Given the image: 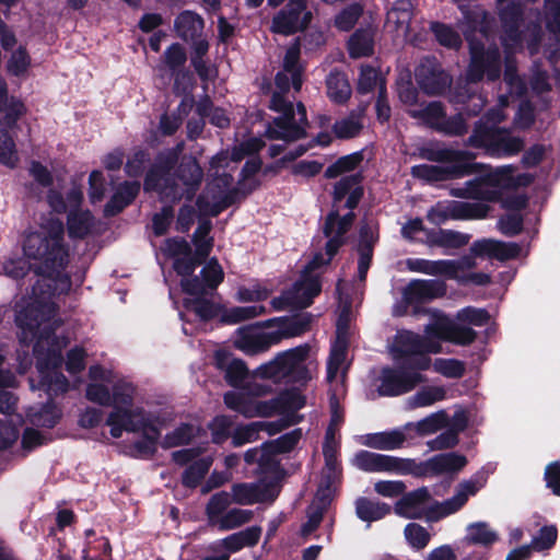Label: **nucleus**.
<instances>
[{
	"instance_id": "nucleus-11",
	"label": "nucleus",
	"mask_w": 560,
	"mask_h": 560,
	"mask_svg": "<svg viewBox=\"0 0 560 560\" xmlns=\"http://www.w3.org/2000/svg\"><path fill=\"white\" fill-rule=\"evenodd\" d=\"M525 176L513 175L511 166L498 168L481 178L467 182L463 187L452 189V194L460 198L493 201L502 198L510 189L525 185Z\"/></svg>"
},
{
	"instance_id": "nucleus-10",
	"label": "nucleus",
	"mask_w": 560,
	"mask_h": 560,
	"mask_svg": "<svg viewBox=\"0 0 560 560\" xmlns=\"http://www.w3.org/2000/svg\"><path fill=\"white\" fill-rule=\"evenodd\" d=\"M310 346L302 345L279 353L272 361L260 365L255 376L280 381L289 377L294 382H304L312 377L316 364L308 360Z\"/></svg>"
},
{
	"instance_id": "nucleus-46",
	"label": "nucleus",
	"mask_w": 560,
	"mask_h": 560,
	"mask_svg": "<svg viewBox=\"0 0 560 560\" xmlns=\"http://www.w3.org/2000/svg\"><path fill=\"white\" fill-rule=\"evenodd\" d=\"M311 322L312 316L307 313L284 318L280 322L279 329L276 334L281 336V339L300 336L310 329Z\"/></svg>"
},
{
	"instance_id": "nucleus-37",
	"label": "nucleus",
	"mask_w": 560,
	"mask_h": 560,
	"mask_svg": "<svg viewBox=\"0 0 560 560\" xmlns=\"http://www.w3.org/2000/svg\"><path fill=\"white\" fill-rule=\"evenodd\" d=\"M412 16V5L408 0L397 1L387 12L386 23L393 25L397 32L406 35Z\"/></svg>"
},
{
	"instance_id": "nucleus-25",
	"label": "nucleus",
	"mask_w": 560,
	"mask_h": 560,
	"mask_svg": "<svg viewBox=\"0 0 560 560\" xmlns=\"http://www.w3.org/2000/svg\"><path fill=\"white\" fill-rule=\"evenodd\" d=\"M202 282L198 278L183 279V290L190 296H203L207 289L214 290L224 278V272L217 259H210L201 270Z\"/></svg>"
},
{
	"instance_id": "nucleus-24",
	"label": "nucleus",
	"mask_w": 560,
	"mask_h": 560,
	"mask_svg": "<svg viewBox=\"0 0 560 560\" xmlns=\"http://www.w3.org/2000/svg\"><path fill=\"white\" fill-rule=\"evenodd\" d=\"M275 486L265 482L236 483L232 487L228 495L231 498V504L252 505L257 502L272 501L277 497Z\"/></svg>"
},
{
	"instance_id": "nucleus-58",
	"label": "nucleus",
	"mask_w": 560,
	"mask_h": 560,
	"mask_svg": "<svg viewBox=\"0 0 560 560\" xmlns=\"http://www.w3.org/2000/svg\"><path fill=\"white\" fill-rule=\"evenodd\" d=\"M404 536L408 545L417 550L425 548L431 538L427 528L417 523L407 524L404 529Z\"/></svg>"
},
{
	"instance_id": "nucleus-14",
	"label": "nucleus",
	"mask_w": 560,
	"mask_h": 560,
	"mask_svg": "<svg viewBox=\"0 0 560 560\" xmlns=\"http://www.w3.org/2000/svg\"><path fill=\"white\" fill-rule=\"evenodd\" d=\"M231 498L226 491L213 494L206 508L209 525L220 530H231L252 521L254 513L250 510L231 509Z\"/></svg>"
},
{
	"instance_id": "nucleus-19",
	"label": "nucleus",
	"mask_w": 560,
	"mask_h": 560,
	"mask_svg": "<svg viewBox=\"0 0 560 560\" xmlns=\"http://www.w3.org/2000/svg\"><path fill=\"white\" fill-rule=\"evenodd\" d=\"M488 211L489 207L483 203L454 201L448 205H436L429 211L428 219L434 224H442L447 219H483Z\"/></svg>"
},
{
	"instance_id": "nucleus-32",
	"label": "nucleus",
	"mask_w": 560,
	"mask_h": 560,
	"mask_svg": "<svg viewBox=\"0 0 560 560\" xmlns=\"http://www.w3.org/2000/svg\"><path fill=\"white\" fill-rule=\"evenodd\" d=\"M375 242V235L372 226L363 225L360 230V246L358 261V277L360 281H364L370 268L372 258V246Z\"/></svg>"
},
{
	"instance_id": "nucleus-57",
	"label": "nucleus",
	"mask_w": 560,
	"mask_h": 560,
	"mask_svg": "<svg viewBox=\"0 0 560 560\" xmlns=\"http://www.w3.org/2000/svg\"><path fill=\"white\" fill-rule=\"evenodd\" d=\"M363 160V155L360 152H354L338 159L334 164L327 167L325 176L328 178H335L346 172L353 171Z\"/></svg>"
},
{
	"instance_id": "nucleus-23",
	"label": "nucleus",
	"mask_w": 560,
	"mask_h": 560,
	"mask_svg": "<svg viewBox=\"0 0 560 560\" xmlns=\"http://www.w3.org/2000/svg\"><path fill=\"white\" fill-rule=\"evenodd\" d=\"M280 340L281 336H278L276 331L264 332L253 327H242L236 330L234 345L244 353L254 355L267 351Z\"/></svg>"
},
{
	"instance_id": "nucleus-29",
	"label": "nucleus",
	"mask_w": 560,
	"mask_h": 560,
	"mask_svg": "<svg viewBox=\"0 0 560 560\" xmlns=\"http://www.w3.org/2000/svg\"><path fill=\"white\" fill-rule=\"evenodd\" d=\"M416 78L420 86L429 94H440L451 84L447 73L440 70L431 60H427L417 68Z\"/></svg>"
},
{
	"instance_id": "nucleus-30",
	"label": "nucleus",
	"mask_w": 560,
	"mask_h": 560,
	"mask_svg": "<svg viewBox=\"0 0 560 560\" xmlns=\"http://www.w3.org/2000/svg\"><path fill=\"white\" fill-rule=\"evenodd\" d=\"M445 294V284L438 280H413L404 290L407 303L430 301Z\"/></svg>"
},
{
	"instance_id": "nucleus-5",
	"label": "nucleus",
	"mask_w": 560,
	"mask_h": 560,
	"mask_svg": "<svg viewBox=\"0 0 560 560\" xmlns=\"http://www.w3.org/2000/svg\"><path fill=\"white\" fill-rule=\"evenodd\" d=\"M335 219V214L330 215L324 229V234L327 237L325 253L316 254L306 265L301 279L293 284L292 289L284 292L282 296L271 301L275 310H283L287 306L307 307L314 296L320 292L319 273L317 270L329 264L343 244V235L351 226V215L346 217L339 222H336Z\"/></svg>"
},
{
	"instance_id": "nucleus-43",
	"label": "nucleus",
	"mask_w": 560,
	"mask_h": 560,
	"mask_svg": "<svg viewBox=\"0 0 560 560\" xmlns=\"http://www.w3.org/2000/svg\"><path fill=\"white\" fill-rule=\"evenodd\" d=\"M203 28V20L191 11H184L175 20V30L184 39L194 38Z\"/></svg>"
},
{
	"instance_id": "nucleus-8",
	"label": "nucleus",
	"mask_w": 560,
	"mask_h": 560,
	"mask_svg": "<svg viewBox=\"0 0 560 560\" xmlns=\"http://www.w3.org/2000/svg\"><path fill=\"white\" fill-rule=\"evenodd\" d=\"M224 402L246 418H268L298 412L305 405V398L295 389L283 392L270 400L254 399L243 392H229L224 395Z\"/></svg>"
},
{
	"instance_id": "nucleus-40",
	"label": "nucleus",
	"mask_w": 560,
	"mask_h": 560,
	"mask_svg": "<svg viewBox=\"0 0 560 560\" xmlns=\"http://www.w3.org/2000/svg\"><path fill=\"white\" fill-rule=\"evenodd\" d=\"M374 32L371 28L357 31L348 42L349 54L353 58H361L373 54Z\"/></svg>"
},
{
	"instance_id": "nucleus-64",
	"label": "nucleus",
	"mask_w": 560,
	"mask_h": 560,
	"mask_svg": "<svg viewBox=\"0 0 560 560\" xmlns=\"http://www.w3.org/2000/svg\"><path fill=\"white\" fill-rule=\"evenodd\" d=\"M547 27L560 39V0L545 1Z\"/></svg>"
},
{
	"instance_id": "nucleus-6",
	"label": "nucleus",
	"mask_w": 560,
	"mask_h": 560,
	"mask_svg": "<svg viewBox=\"0 0 560 560\" xmlns=\"http://www.w3.org/2000/svg\"><path fill=\"white\" fill-rule=\"evenodd\" d=\"M429 314L431 322L424 328V336L408 330L397 332L390 346V353L395 360L416 354L439 353V340L463 346L475 340L476 332L470 327L455 324L438 310H431Z\"/></svg>"
},
{
	"instance_id": "nucleus-7",
	"label": "nucleus",
	"mask_w": 560,
	"mask_h": 560,
	"mask_svg": "<svg viewBox=\"0 0 560 560\" xmlns=\"http://www.w3.org/2000/svg\"><path fill=\"white\" fill-rule=\"evenodd\" d=\"M176 155L173 154L165 165L158 164L152 167L144 182L145 190H156L163 200H177L182 197L191 199L198 189L203 172L192 158L184 159L178 167L176 180L165 178V168L173 164Z\"/></svg>"
},
{
	"instance_id": "nucleus-50",
	"label": "nucleus",
	"mask_w": 560,
	"mask_h": 560,
	"mask_svg": "<svg viewBox=\"0 0 560 560\" xmlns=\"http://www.w3.org/2000/svg\"><path fill=\"white\" fill-rule=\"evenodd\" d=\"M476 257V255L470 253L459 259H443V262L447 265L444 266V277L457 281L465 275H468L469 270L477 267Z\"/></svg>"
},
{
	"instance_id": "nucleus-49",
	"label": "nucleus",
	"mask_w": 560,
	"mask_h": 560,
	"mask_svg": "<svg viewBox=\"0 0 560 560\" xmlns=\"http://www.w3.org/2000/svg\"><path fill=\"white\" fill-rule=\"evenodd\" d=\"M447 424V415L444 411H438L429 415L416 423H407L406 430H415L420 435L435 433Z\"/></svg>"
},
{
	"instance_id": "nucleus-45",
	"label": "nucleus",
	"mask_w": 560,
	"mask_h": 560,
	"mask_svg": "<svg viewBox=\"0 0 560 560\" xmlns=\"http://www.w3.org/2000/svg\"><path fill=\"white\" fill-rule=\"evenodd\" d=\"M363 128V109L351 113L349 116L337 120L332 127L335 135L340 139H349L358 136Z\"/></svg>"
},
{
	"instance_id": "nucleus-48",
	"label": "nucleus",
	"mask_w": 560,
	"mask_h": 560,
	"mask_svg": "<svg viewBox=\"0 0 560 560\" xmlns=\"http://www.w3.org/2000/svg\"><path fill=\"white\" fill-rule=\"evenodd\" d=\"M94 225V219L90 211L71 210L68 215V232L71 237L83 238Z\"/></svg>"
},
{
	"instance_id": "nucleus-53",
	"label": "nucleus",
	"mask_w": 560,
	"mask_h": 560,
	"mask_svg": "<svg viewBox=\"0 0 560 560\" xmlns=\"http://www.w3.org/2000/svg\"><path fill=\"white\" fill-rule=\"evenodd\" d=\"M83 199V194L79 188H72L67 196V201H65L63 197L60 192L50 189L47 195V202L49 207L57 213H62L67 210L68 207L75 208L78 207Z\"/></svg>"
},
{
	"instance_id": "nucleus-63",
	"label": "nucleus",
	"mask_w": 560,
	"mask_h": 560,
	"mask_svg": "<svg viewBox=\"0 0 560 560\" xmlns=\"http://www.w3.org/2000/svg\"><path fill=\"white\" fill-rule=\"evenodd\" d=\"M269 295L270 291L266 287L256 283L249 287H240L236 292V300L238 302H260Z\"/></svg>"
},
{
	"instance_id": "nucleus-61",
	"label": "nucleus",
	"mask_w": 560,
	"mask_h": 560,
	"mask_svg": "<svg viewBox=\"0 0 560 560\" xmlns=\"http://www.w3.org/2000/svg\"><path fill=\"white\" fill-rule=\"evenodd\" d=\"M192 298L185 301V306L194 311L201 319L207 320L219 314L218 307L213 303L202 300V296Z\"/></svg>"
},
{
	"instance_id": "nucleus-16",
	"label": "nucleus",
	"mask_w": 560,
	"mask_h": 560,
	"mask_svg": "<svg viewBox=\"0 0 560 560\" xmlns=\"http://www.w3.org/2000/svg\"><path fill=\"white\" fill-rule=\"evenodd\" d=\"M363 195V189L360 186V178L358 175H350L342 177L334 189V207L325 224H327L330 215H336V222L343 220L346 217L351 215V223L353 222L354 214L351 212L357 207ZM326 225H324L325 228Z\"/></svg>"
},
{
	"instance_id": "nucleus-18",
	"label": "nucleus",
	"mask_w": 560,
	"mask_h": 560,
	"mask_svg": "<svg viewBox=\"0 0 560 560\" xmlns=\"http://www.w3.org/2000/svg\"><path fill=\"white\" fill-rule=\"evenodd\" d=\"M307 0H290L272 19L270 30L281 35H291L303 31L312 20V12L306 8Z\"/></svg>"
},
{
	"instance_id": "nucleus-4",
	"label": "nucleus",
	"mask_w": 560,
	"mask_h": 560,
	"mask_svg": "<svg viewBox=\"0 0 560 560\" xmlns=\"http://www.w3.org/2000/svg\"><path fill=\"white\" fill-rule=\"evenodd\" d=\"M300 44L294 42L284 56L283 70L276 75V86L270 102V108L281 113L276 118L273 126L268 129L271 139L294 141L305 136L306 110L303 104L299 103L294 109L292 103L287 102L281 93L289 91L290 84L299 91L302 86L301 66L299 65Z\"/></svg>"
},
{
	"instance_id": "nucleus-38",
	"label": "nucleus",
	"mask_w": 560,
	"mask_h": 560,
	"mask_svg": "<svg viewBox=\"0 0 560 560\" xmlns=\"http://www.w3.org/2000/svg\"><path fill=\"white\" fill-rule=\"evenodd\" d=\"M218 366L225 372V378L232 386L241 384L247 375V369L242 360L230 359L225 353H217Z\"/></svg>"
},
{
	"instance_id": "nucleus-59",
	"label": "nucleus",
	"mask_w": 560,
	"mask_h": 560,
	"mask_svg": "<svg viewBox=\"0 0 560 560\" xmlns=\"http://www.w3.org/2000/svg\"><path fill=\"white\" fill-rule=\"evenodd\" d=\"M444 266H447L441 260H428V259H408L407 267L413 272H420L430 276H443Z\"/></svg>"
},
{
	"instance_id": "nucleus-21",
	"label": "nucleus",
	"mask_w": 560,
	"mask_h": 560,
	"mask_svg": "<svg viewBox=\"0 0 560 560\" xmlns=\"http://www.w3.org/2000/svg\"><path fill=\"white\" fill-rule=\"evenodd\" d=\"M380 382V395L398 396L412 390L419 383L424 382V378L417 372L386 368L382 370Z\"/></svg>"
},
{
	"instance_id": "nucleus-55",
	"label": "nucleus",
	"mask_w": 560,
	"mask_h": 560,
	"mask_svg": "<svg viewBox=\"0 0 560 560\" xmlns=\"http://www.w3.org/2000/svg\"><path fill=\"white\" fill-rule=\"evenodd\" d=\"M378 88V93L385 92L384 80L380 72L371 66H362L358 81L360 93H369Z\"/></svg>"
},
{
	"instance_id": "nucleus-34",
	"label": "nucleus",
	"mask_w": 560,
	"mask_h": 560,
	"mask_svg": "<svg viewBox=\"0 0 560 560\" xmlns=\"http://www.w3.org/2000/svg\"><path fill=\"white\" fill-rule=\"evenodd\" d=\"M392 511L390 505L384 502L360 498L355 501V512L360 520L371 523L387 516Z\"/></svg>"
},
{
	"instance_id": "nucleus-41",
	"label": "nucleus",
	"mask_w": 560,
	"mask_h": 560,
	"mask_svg": "<svg viewBox=\"0 0 560 560\" xmlns=\"http://www.w3.org/2000/svg\"><path fill=\"white\" fill-rule=\"evenodd\" d=\"M465 539L469 544L488 547L498 541L499 535L488 523L476 522L467 526Z\"/></svg>"
},
{
	"instance_id": "nucleus-44",
	"label": "nucleus",
	"mask_w": 560,
	"mask_h": 560,
	"mask_svg": "<svg viewBox=\"0 0 560 560\" xmlns=\"http://www.w3.org/2000/svg\"><path fill=\"white\" fill-rule=\"evenodd\" d=\"M327 94L335 103H343L351 95V86L346 75L338 71L329 73L327 80Z\"/></svg>"
},
{
	"instance_id": "nucleus-15",
	"label": "nucleus",
	"mask_w": 560,
	"mask_h": 560,
	"mask_svg": "<svg viewBox=\"0 0 560 560\" xmlns=\"http://www.w3.org/2000/svg\"><path fill=\"white\" fill-rule=\"evenodd\" d=\"M469 42L471 61L467 71L469 82H478L483 77L489 81L499 79L501 74V59L497 47L489 46L485 49V44L479 43L474 36L466 34Z\"/></svg>"
},
{
	"instance_id": "nucleus-13",
	"label": "nucleus",
	"mask_w": 560,
	"mask_h": 560,
	"mask_svg": "<svg viewBox=\"0 0 560 560\" xmlns=\"http://www.w3.org/2000/svg\"><path fill=\"white\" fill-rule=\"evenodd\" d=\"M431 159L454 163L452 166H440L431 164H420L411 168V174L429 182L444 180L450 177H459L474 172L475 165L469 161L471 156L465 151L441 150Z\"/></svg>"
},
{
	"instance_id": "nucleus-3",
	"label": "nucleus",
	"mask_w": 560,
	"mask_h": 560,
	"mask_svg": "<svg viewBox=\"0 0 560 560\" xmlns=\"http://www.w3.org/2000/svg\"><path fill=\"white\" fill-rule=\"evenodd\" d=\"M264 143L258 138H250L233 148L231 153L221 152L210 163L209 176L205 192L198 198L199 210L203 214L217 215L233 201V195H246L258 186L255 174L260 168L256 159L247 161L242 170L237 187L231 190L232 175L236 164L246 155L258 152Z\"/></svg>"
},
{
	"instance_id": "nucleus-2",
	"label": "nucleus",
	"mask_w": 560,
	"mask_h": 560,
	"mask_svg": "<svg viewBox=\"0 0 560 560\" xmlns=\"http://www.w3.org/2000/svg\"><path fill=\"white\" fill-rule=\"evenodd\" d=\"M133 395L135 387L122 381L113 385L112 393L103 383H91L86 388L90 401L113 407L106 419L110 435L118 439L124 432L138 433L140 440L135 443V448L141 455H150L156 450L168 417L165 412L135 405Z\"/></svg>"
},
{
	"instance_id": "nucleus-31",
	"label": "nucleus",
	"mask_w": 560,
	"mask_h": 560,
	"mask_svg": "<svg viewBox=\"0 0 560 560\" xmlns=\"http://www.w3.org/2000/svg\"><path fill=\"white\" fill-rule=\"evenodd\" d=\"M261 532L260 526H250L225 537L219 544L229 552H236L244 547L255 546L261 536Z\"/></svg>"
},
{
	"instance_id": "nucleus-51",
	"label": "nucleus",
	"mask_w": 560,
	"mask_h": 560,
	"mask_svg": "<svg viewBox=\"0 0 560 560\" xmlns=\"http://www.w3.org/2000/svg\"><path fill=\"white\" fill-rule=\"evenodd\" d=\"M409 114L422 124L439 129L445 116L440 103L433 102L420 108L410 109Z\"/></svg>"
},
{
	"instance_id": "nucleus-12",
	"label": "nucleus",
	"mask_w": 560,
	"mask_h": 560,
	"mask_svg": "<svg viewBox=\"0 0 560 560\" xmlns=\"http://www.w3.org/2000/svg\"><path fill=\"white\" fill-rule=\"evenodd\" d=\"M25 114L24 104L8 96L7 85L0 80V163L14 167L19 161L13 139L8 130L13 128L16 120Z\"/></svg>"
},
{
	"instance_id": "nucleus-56",
	"label": "nucleus",
	"mask_w": 560,
	"mask_h": 560,
	"mask_svg": "<svg viewBox=\"0 0 560 560\" xmlns=\"http://www.w3.org/2000/svg\"><path fill=\"white\" fill-rule=\"evenodd\" d=\"M302 436L301 429L293 430L289 433L283 434L275 441L265 443V450L269 451V456L275 454L290 452L300 441Z\"/></svg>"
},
{
	"instance_id": "nucleus-27",
	"label": "nucleus",
	"mask_w": 560,
	"mask_h": 560,
	"mask_svg": "<svg viewBox=\"0 0 560 560\" xmlns=\"http://www.w3.org/2000/svg\"><path fill=\"white\" fill-rule=\"evenodd\" d=\"M430 500L428 488L422 487L404 494L394 505V512L404 518H421Z\"/></svg>"
},
{
	"instance_id": "nucleus-26",
	"label": "nucleus",
	"mask_w": 560,
	"mask_h": 560,
	"mask_svg": "<svg viewBox=\"0 0 560 560\" xmlns=\"http://www.w3.org/2000/svg\"><path fill=\"white\" fill-rule=\"evenodd\" d=\"M470 250L476 256L505 261L516 258L521 253V247L513 242L505 243L492 238H482L474 242Z\"/></svg>"
},
{
	"instance_id": "nucleus-22",
	"label": "nucleus",
	"mask_w": 560,
	"mask_h": 560,
	"mask_svg": "<svg viewBox=\"0 0 560 560\" xmlns=\"http://www.w3.org/2000/svg\"><path fill=\"white\" fill-rule=\"evenodd\" d=\"M480 488L481 483L476 480H466L460 482L452 498L442 502H434L430 506L428 517L432 521H438L456 513L466 504L470 497L475 495L479 491Z\"/></svg>"
},
{
	"instance_id": "nucleus-54",
	"label": "nucleus",
	"mask_w": 560,
	"mask_h": 560,
	"mask_svg": "<svg viewBox=\"0 0 560 560\" xmlns=\"http://www.w3.org/2000/svg\"><path fill=\"white\" fill-rule=\"evenodd\" d=\"M211 465V456H205L194 460L183 475V483L189 488L196 487L208 472Z\"/></svg>"
},
{
	"instance_id": "nucleus-33",
	"label": "nucleus",
	"mask_w": 560,
	"mask_h": 560,
	"mask_svg": "<svg viewBox=\"0 0 560 560\" xmlns=\"http://www.w3.org/2000/svg\"><path fill=\"white\" fill-rule=\"evenodd\" d=\"M406 435L401 430H392L369 434L365 436L364 445L384 451H393L402 446Z\"/></svg>"
},
{
	"instance_id": "nucleus-35",
	"label": "nucleus",
	"mask_w": 560,
	"mask_h": 560,
	"mask_svg": "<svg viewBox=\"0 0 560 560\" xmlns=\"http://www.w3.org/2000/svg\"><path fill=\"white\" fill-rule=\"evenodd\" d=\"M470 235L452 230H439L429 235L431 246L442 247L446 250L457 249L469 243Z\"/></svg>"
},
{
	"instance_id": "nucleus-52",
	"label": "nucleus",
	"mask_w": 560,
	"mask_h": 560,
	"mask_svg": "<svg viewBox=\"0 0 560 560\" xmlns=\"http://www.w3.org/2000/svg\"><path fill=\"white\" fill-rule=\"evenodd\" d=\"M60 417V410L52 404H48L40 409L31 407L27 412V418L32 424L44 428H52Z\"/></svg>"
},
{
	"instance_id": "nucleus-47",
	"label": "nucleus",
	"mask_w": 560,
	"mask_h": 560,
	"mask_svg": "<svg viewBox=\"0 0 560 560\" xmlns=\"http://www.w3.org/2000/svg\"><path fill=\"white\" fill-rule=\"evenodd\" d=\"M520 15V8H516V13L514 16L510 18L508 11H503L501 14L504 24V35L502 42L508 54L521 45V35L518 32Z\"/></svg>"
},
{
	"instance_id": "nucleus-28",
	"label": "nucleus",
	"mask_w": 560,
	"mask_h": 560,
	"mask_svg": "<svg viewBox=\"0 0 560 560\" xmlns=\"http://www.w3.org/2000/svg\"><path fill=\"white\" fill-rule=\"evenodd\" d=\"M347 323L348 310L345 308L337 322V340L331 348V352L327 362V380L329 382L337 377V374L346 359Z\"/></svg>"
},
{
	"instance_id": "nucleus-62",
	"label": "nucleus",
	"mask_w": 560,
	"mask_h": 560,
	"mask_svg": "<svg viewBox=\"0 0 560 560\" xmlns=\"http://www.w3.org/2000/svg\"><path fill=\"white\" fill-rule=\"evenodd\" d=\"M362 14V7L358 3L343 9L335 19V25L341 31L351 30Z\"/></svg>"
},
{
	"instance_id": "nucleus-9",
	"label": "nucleus",
	"mask_w": 560,
	"mask_h": 560,
	"mask_svg": "<svg viewBox=\"0 0 560 560\" xmlns=\"http://www.w3.org/2000/svg\"><path fill=\"white\" fill-rule=\"evenodd\" d=\"M506 105L508 96H500L499 108L488 113L485 121L486 126H477L469 137L470 145L485 148L489 154L494 156L513 155L523 149V141L520 138L511 137L506 132L494 128L495 124L505 118L503 107Z\"/></svg>"
},
{
	"instance_id": "nucleus-17",
	"label": "nucleus",
	"mask_w": 560,
	"mask_h": 560,
	"mask_svg": "<svg viewBox=\"0 0 560 560\" xmlns=\"http://www.w3.org/2000/svg\"><path fill=\"white\" fill-rule=\"evenodd\" d=\"M351 464L365 472L409 475L410 458L360 451L354 454Z\"/></svg>"
},
{
	"instance_id": "nucleus-60",
	"label": "nucleus",
	"mask_w": 560,
	"mask_h": 560,
	"mask_svg": "<svg viewBox=\"0 0 560 560\" xmlns=\"http://www.w3.org/2000/svg\"><path fill=\"white\" fill-rule=\"evenodd\" d=\"M192 435L194 428L187 424H183L174 429L171 433H167L161 442V445L164 448L179 446L188 443Z\"/></svg>"
},
{
	"instance_id": "nucleus-39",
	"label": "nucleus",
	"mask_w": 560,
	"mask_h": 560,
	"mask_svg": "<svg viewBox=\"0 0 560 560\" xmlns=\"http://www.w3.org/2000/svg\"><path fill=\"white\" fill-rule=\"evenodd\" d=\"M446 398V389L443 386H425L407 399L410 409L432 406Z\"/></svg>"
},
{
	"instance_id": "nucleus-20",
	"label": "nucleus",
	"mask_w": 560,
	"mask_h": 560,
	"mask_svg": "<svg viewBox=\"0 0 560 560\" xmlns=\"http://www.w3.org/2000/svg\"><path fill=\"white\" fill-rule=\"evenodd\" d=\"M467 460L465 456L456 453L439 454L425 462L410 458L409 475L415 477L438 476L460 470Z\"/></svg>"
},
{
	"instance_id": "nucleus-42",
	"label": "nucleus",
	"mask_w": 560,
	"mask_h": 560,
	"mask_svg": "<svg viewBox=\"0 0 560 560\" xmlns=\"http://www.w3.org/2000/svg\"><path fill=\"white\" fill-rule=\"evenodd\" d=\"M266 313V307L262 305L250 306H234L223 310L220 313V319L224 324H237L244 320L256 318Z\"/></svg>"
},
{
	"instance_id": "nucleus-36",
	"label": "nucleus",
	"mask_w": 560,
	"mask_h": 560,
	"mask_svg": "<svg viewBox=\"0 0 560 560\" xmlns=\"http://www.w3.org/2000/svg\"><path fill=\"white\" fill-rule=\"evenodd\" d=\"M139 183H125L105 206L106 215H115L129 205L139 192Z\"/></svg>"
},
{
	"instance_id": "nucleus-1",
	"label": "nucleus",
	"mask_w": 560,
	"mask_h": 560,
	"mask_svg": "<svg viewBox=\"0 0 560 560\" xmlns=\"http://www.w3.org/2000/svg\"><path fill=\"white\" fill-rule=\"evenodd\" d=\"M23 252L28 267L39 277L33 288L34 302L18 311L16 324L21 329V341L36 338L34 352L37 358L38 388H45L48 396L65 393L68 381L60 373L61 350L68 341L52 336L56 324L55 304L50 298L67 293L71 281L65 272L68 252L63 244V224L58 219H48L36 230L30 231L24 240Z\"/></svg>"
}]
</instances>
